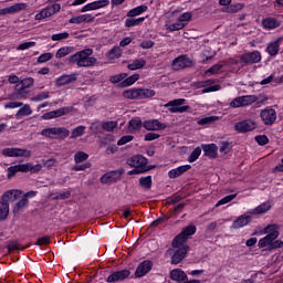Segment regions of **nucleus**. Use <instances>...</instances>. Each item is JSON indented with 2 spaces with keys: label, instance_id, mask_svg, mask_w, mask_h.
Instances as JSON below:
<instances>
[{
  "label": "nucleus",
  "instance_id": "obj_1",
  "mask_svg": "<svg viewBox=\"0 0 283 283\" xmlns=\"http://www.w3.org/2000/svg\"><path fill=\"white\" fill-rule=\"evenodd\" d=\"M94 51L85 49L70 56V63H76L77 67H93L96 65V57H93Z\"/></svg>",
  "mask_w": 283,
  "mask_h": 283
},
{
  "label": "nucleus",
  "instance_id": "obj_2",
  "mask_svg": "<svg viewBox=\"0 0 283 283\" xmlns=\"http://www.w3.org/2000/svg\"><path fill=\"white\" fill-rule=\"evenodd\" d=\"M123 96L129 101H143V98H154L156 91L151 88H129L123 92Z\"/></svg>",
  "mask_w": 283,
  "mask_h": 283
},
{
  "label": "nucleus",
  "instance_id": "obj_3",
  "mask_svg": "<svg viewBox=\"0 0 283 283\" xmlns=\"http://www.w3.org/2000/svg\"><path fill=\"white\" fill-rule=\"evenodd\" d=\"M32 85H34V80L32 77L23 78L15 84L14 92L11 95L12 98H28Z\"/></svg>",
  "mask_w": 283,
  "mask_h": 283
},
{
  "label": "nucleus",
  "instance_id": "obj_4",
  "mask_svg": "<svg viewBox=\"0 0 283 283\" xmlns=\"http://www.w3.org/2000/svg\"><path fill=\"white\" fill-rule=\"evenodd\" d=\"M186 101L187 99L185 98L172 99L166 103L164 107H167L170 114H185V112H188L191 109V106L185 105Z\"/></svg>",
  "mask_w": 283,
  "mask_h": 283
},
{
  "label": "nucleus",
  "instance_id": "obj_5",
  "mask_svg": "<svg viewBox=\"0 0 283 283\" xmlns=\"http://www.w3.org/2000/svg\"><path fill=\"white\" fill-rule=\"evenodd\" d=\"M2 154L8 158H30L32 156V151L23 148H4Z\"/></svg>",
  "mask_w": 283,
  "mask_h": 283
},
{
  "label": "nucleus",
  "instance_id": "obj_6",
  "mask_svg": "<svg viewBox=\"0 0 283 283\" xmlns=\"http://www.w3.org/2000/svg\"><path fill=\"white\" fill-rule=\"evenodd\" d=\"M60 10H61V4L59 3H54L50 7H46L35 14V21H43V19L54 17V14H56V12H59Z\"/></svg>",
  "mask_w": 283,
  "mask_h": 283
},
{
  "label": "nucleus",
  "instance_id": "obj_7",
  "mask_svg": "<svg viewBox=\"0 0 283 283\" xmlns=\"http://www.w3.org/2000/svg\"><path fill=\"white\" fill-rule=\"evenodd\" d=\"M72 112V106H64L62 108L44 113L42 115L43 120H52V118H61V116H67Z\"/></svg>",
  "mask_w": 283,
  "mask_h": 283
},
{
  "label": "nucleus",
  "instance_id": "obj_8",
  "mask_svg": "<svg viewBox=\"0 0 283 283\" xmlns=\"http://www.w3.org/2000/svg\"><path fill=\"white\" fill-rule=\"evenodd\" d=\"M260 118L265 125H274L277 120V112L274 108H265L261 111Z\"/></svg>",
  "mask_w": 283,
  "mask_h": 283
},
{
  "label": "nucleus",
  "instance_id": "obj_9",
  "mask_svg": "<svg viewBox=\"0 0 283 283\" xmlns=\"http://www.w3.org/2000/svg\"><path fill=\"white\" fill-rule=\"evenodd\" d=\"M258 128V124L251 119H244L234 125L235 132L239 134H247V132H253V129Z\"/></svg>",
  "mask_w": 283,
  "mask_h": 283
},
{
  "label": "nucleus",
  "instance_id": "obj_10",
  "mask_svg": "<svg viewBox=\"0 0 283 283\" xmlns=\"http://www.w3.org/2000/svg\"><path fill=\"white\" fill-rule=\"evenodd\" d=\"M262 61V53L260 51L248 52L241 55V63L243 65H253V63H260Z\"/></svg>",
  "mask_w": 283,
  "mask_h": 283
},
{
  "label": "nucleus",
  "instance_id": "obj_11",
  "mask_svg": "<svg viewBox=\"0 0 283 283\" xmlns=\"http://www.w3.org/2000/svg\"><path fill=\"white\" fill-rule=\"evenodd\" d=\"M143 127L147 129V132H163V129H167V124L160 123L158 119H147L144 120Z\"/></svg>",
  "mask_w": 283,
  "mask_h": 283
},
{
  "label": "nucleus",
  "instance_id": "obj_12",
  "mask_svg": "<svg viewBox=\"0 0 283 283\" xmlns=\"http://www.w3.org/2000/svg\"><path fill=\"white\" fill-rule=\"evenodd\" d=\"M191 65H193V62L191 61V59L187 57V55H180L178 57H176L172 63V70H185V67H191Z\"/></svg>",
  "mask_w": 283,
  "mask_h": 283
},
{
  "label": "nucleus",
  "instance_id": "obj_13",
  "mask_svg": "<svg viewBox=\"0 0 283 283\" xmlns=\"http://www.w3.org/2000/svg\"><path fill=\"white\" fill-rule=\"evenodd\" d=\"M132 275L129 270H119L109 274L106 279V282L114 283V282H125Z\"/></svg>",
  "mask_w": 283,
  "mask_h": 283
},
{
  "label": "nucleus",
  "instance_id": "obj_14",
  "mask_svg": "<svg viewBox=\"0 0 283 283\" xmlns=\"http://www.w3.org/2000/svg\"><path fill=\"white\" fill-rule=\"evenodd\" d=\"M154 269V262L145 260L140 262L135 271V277H145Z\"/></svg>",
  "mask_w": 283,
  "mask_h": 283
},
{
  "label": "nucleus",
  "instance_id": "obj_15",
  "mask_svg": "<svg viewBox=\"0 0 283 283\" xmlns=\"http://www.w3.org/2000/svg\"><path fill=\"white\" fill-rule=\"evenodd\" d=\"M148 163H149V159H147L143 155H135L127 159V165H129V167H134L137 169H143L145 165H148Z\"/></svg>",
  "mask_w": 283,
  "mask_h": 283
},
{
  "label": "nucleus",
  "instance_id": "obj_16",
  "mask_svg": "<svg viewBox=\"0 0 283 283\" xmlns=\"http://www.w3.org/2000/svg\"><path fill=\"white\" fill-rule=\"evenodd\" d=\"M187 253H189V245L177 248L171 256V264H180L187 258Z\"/></svg>",
  "mask_w": 283,
  "mask_h": 283
},
{
  "label": "nucleus",
  "instance_id": "obj_17",
  "mask_svg": "<svg viewBox=\"0 0 283 283\" xmlns=\"http://www.w3.org/2000/svg\"><path fill=\"white\" fill-rule=\"evenodd\" d=\"M23 10H28V4L25 2H19L11 7H7L4 9H0V15L4 14H17L19 12H23Z\"/></svg>",
  "mask_w": 283,
  "mask_h": 283
},
{
  "label": "nucleus",
  "instance_id": "obj_18",
  "mask_svg": "<svg viewBox=\"0 0 283 283\" xmlns=\"http://www.w3.org/2000/svg\"><path fill=\"white\" fill-rule=\"evenodd\" d=\"M109 6V0H97L82 7L81 12H92L94 10H101V8H106Z\"/></svg>",
  "mask_w": 283,
  "mask_h": 283
},
{
  "label": "nucleus",
  "instance_id": "obj_19",
  "mask_svg": "<svg viewBox=\"0 0 283 283\" xmlns=\"http://www.w3.org/2000/svg\"><path fill=\"white\" fill-rule=\"evenodd\" d=\"M77 78H78V74H76V73L69 74V75L64 74L55 80V85L57 87H64V85H70L72 83H75V81H77Z\"/></svg>",
  "mask_w": 283,
  "mask_h": 283
},
{
  "label": "nucleus",
  "instance_id": "obj_20",
  "mask_svg": "<svg viewBox=\"0 0 283 283\" xmlns=\"http://www.w3.org/2000/svg\"><path fill=\"white\" fill-rule=\"evenodd\" d=\"M200 149H202L205 156L214 159L218 158V145L216 144H201Z\"/></svg>",
  "mask_w": 283,
  "mask_h": 283
},
{
  "label": "nucleus",
  "instance_id": "obj_21",
  "mask_svg": "<svg viewBox=\"0 0 283 283\" xmlns=\"http://www.w3.org/2000/svg\"><path fill=\"white\" fill-rule=\"evenodd\" d=\"M191 169V165H182L177 168H172L168 171V178L170 179H176L180 178L184 174H187Z\"/></svg>",
  "mask_w": 283,
  "mask_h": 283
},
{
  "label": "nucleus",
  "instance_id": "obj_22",
  "mask_svg": "<svg viewBox=\"0 0 283 283\" xmlns=\"http://www.w3.org/2000/svg\"><path fill=\"white\" fill-rule=\"evenodd\" d=\"M283 42V36L277 38L275 41L270 42L266 46V52L270 56H277L280 54V43Z\"/></svg>",
  "mask_w": 283,
  "mask_h": 283
},
{
  "label": "nucleus",
  "instance_id": "obj_23",
  "mask_svg": "<svg viewBox=\"0 0 283 283\" xmlns=\"http://www.w3.org/2000/svg\"><path fill=\"white\" fill-rule=\"evenodd\" d=\"M253 217L241 214L237 220L232 222V229H242L248 224H251Z\"/></svg>",
  "mask_w": 283,
  "mask_h": 283
},
{
  "label": "nucleus",
  "instance_id": "obj_24",
  "mask_svg": "<svg viewBox=\"0 0 283 283\" xmlns=\"http://www.w3.org/2000/svg\"><path fill=\"white\" fill-rule=\"evenodd\" d=\"M272 207L273 206L271 205V201H265L256 208L249 210V213H251L252 216H262L264 213H268V211H271Z\"/></svg>",
  "mask_w": 283,
  "mask_h": 283
},
{
  "label": "nucleus",
  "instance_id": "obj_25",
  "mask_svg": "<svg viewBox=\"0 0 283 283\" xmlns=\"http://www.w3.org/2000/svg\"><path fill=\"white\" fill-rule=\"evenodd\" d=\"M70 136V129L65 127H53L52 140H65Z\"/></svg>",
  "mask_w": 283,
  "mask_h": 283
},
{
  "label": "nucleus",
  "instance_id": "obj_26",
  "mask_svg": "<svg viewBox=\"0 0 283 283\" xmlns=\"http://www.w3.org/2000/svg\"><path fill=\"white\" fill-rule=\"evenodd\" d=\"M118 178H120V172L113 170V171L106 172L101 178V182L103 185H111V182H116V180H118Z\"/></svg>",
  "mask_w": 283,
  "mask_h": 283
},
{
  "label": "nucleus",
  "instance_id": "obj_27",
  "mask_svg": "<svg viewBox=\"0 0 283 283\" xmlns=\"http://www.w3.org/2000/svg\"><path fill=\"white\" fill-rule=\"evenodd\" d=\"M19 196H21L20 190L6 191L1 198L2 203L10 205V201L13 202V200H17L19 198Z\"/></svg>",
  "mask_w": 283,
  "mask_h": 283
},
{
  "label": "nucleus",
  "instance_id": "obj_28",
  "mask_svg": "<svg viewBox=\"0 0 283 283\" xmlns=\"http://www.w3.org/2000/svg\"><path fill=\"white\" fill-rule=\"evenodd\" d=\"M31 244L28 243L24 247H21L19 244V241L17 240H10L7 242V249H8V253H14V251H25V249H30Z\"/></svg>",
  "mask_w": 283,
  "mask_h": 283
},
{
  "label": "nucleus",
  "instance_id": "obj_29",
  "mask_svg": "<svg viewBox=\"0 0 283 283\" xmlns=\"http://www.w3.org/2000/svg\"><path fill=\"white\" fill-rule=\"evenodd\" d=\"M170 280L174 282H185L188 280L187 273L180 269H175L170 271Z\"/></svg>",
  "mask_w": 283,
  "mask_h": 283
},
{
  "label": "nucleus",
  "instance_id": "obj_30",
  "mask_svg": "<svg viewBox=\"0 0 283 283\" xmlns=\"http://www.w3.org/2000/svg\"><path fill=\"white\" fill-rule=\"evenodd\" d=\"M262 25L264 30H275L282 25V22L275 18H265L262 20Z\"/></svg>",
  "mask_w": 283,
  "mask_h": 283
},
{
  "label": "nucleus",
  "instance_id": "obj_31",
  "mask_svg": "<svg viewBox=\"0 0 283 283\" xmlns=\"http://www.w3.org/2000/svg\"><path fill=\"white\" fill-rule=\"evenodd\" d=\"M275 240H277V238L274 237V234H268L259 240L258 247L259 249H264L265 247H269V249H271V244H273Z\"/></svg>",
  "mask_w": 283,
  "mask_h": 283
},
{
  "label": "nucleus",
  "instance_id": "obj_32",
  "mask_svg": "<svg viewBox=\"0 0 283 283\" xmlns=\"http://www.w3.org/2000/svg\"><path fill=\"white\" fill-rule=\"evenodd\" d=\"M189 239L184 237L182 233L180 232L179 234H177L171 242V248L172 249H181V247H185V244H187V241Z\"/></svg>",
  "mask_w": 283,
  "mask_h": 283
},
{
  "label": "nucleus",
  "instance_id": "obj_33",
  "mask_svg": "<svg viewBox=\"0 0 283 283\" xmlns=\"http://www.w3.org/2000/svg\"><path fill=\"white\" fill-rule=\"evenodd\" d=\"M94 19V15L92 13H86V14H82V15H77L75 18H72L70 20L71 23H90L92 22V20Z\"/></svg>",
  "mask_w": 283,
  "mask_h": 283
},
{
  "label": "nucleus",
  "instance_id": "obj_34",
  "mask_svg": "<svg viewBox=\"0 0 283 283\" xmlns=\"http://www.w3.org/2000/svg\"><path fill=\"white\" fill-rule=\"evenodd\" d=\"M138 78H140V74L136 73L133 74L130 76H126V78H124L123 82H120L118 84L119 87H132V85H134V83H136V81H138Z\"/></svg>",
  "mask_w": 283,
  "mask_h": 283
},
{
  "label": "nucleus",
  "instance_id": "obj_35",
  "mask_svg": "<svg viewBox=\"0 0 283 283\" xmlns=\"http://www.w3.org/2000/svg\"><path fill=\"white\" fill-rule=\"evenodd\" d=\"M154 185V181L151 179V176L140 177L139 178V187L142 189H145L146 191H149Z\"/></svg>",
  "mask_w": 283,
  "mask_h": 283
},
{
  "label": "nucleus",
  "instance_id": "obj_36",
  "mask_svg": "<svg viewBox=\"0 0 283 283\" xmlns=\"http://www.w3.org/2000/svg\"><path fill=\"white\" fill-rule=\"evenodd\" d=\"M264 233L266 235H274V238H280V226L269 224L264 228Z\"/></svg>",
  "mask_w": 283,
  "mask_h": 283
},
{
  "label": "nucleus",
  "instance_id": "obj_37",
  "mask_svg": "<svg viewBox=\"0 0 283 283\" xmlns=\"http://www.w3.org/2000/svg\"><path fill=\"white\" fill-rule=\"evenodd\" d=\"M244 9L243 3L230 4L226 7L222 12H227L228 14H235Z\"/></svg>",
  "mask_w": 283,
  "mask_h": 283
},
{
  "label": "nucleus",
  "instance_id": "obj_38",
  "mask_svg": "<svg viewBox=\"0 0 283 283\" xmlns=\"http://www.w3.org/2000/svg\"><path fill=\"white\" fill-rule=\"evenodd\" d=\"M147 65V61L145 59H137L134 60L133 63L128 64V70L135 71V70H143Z\"/></svg>",
  "mask_w": 283,
  "mask_h": 283
},
{
  "label": "nucleus",
  "instance_id": "obj_39",
  "mask_svg": "<svg viewBox=\"0 0 283 283\" xmlns=\"http://www.w3.org/2000/svg\"><path fill=\"white\" fill-rule=\"evenodd\" d=\"M143 12H147V6H145V4L138 6L132 10H129L127 12V17H129V18L139 17V14H143Z\"/></svg>",
  "mask_w": 283,
  "mask_h": 283
},
{
  "label": "nucleus",
  "instance_id": "obj_40",
  "mask_svg": "<svg viewBox=\"0 0 283 283\" xmlns=\"http://www.w3.org/2000/svg\"><path fill=\"white\" fill-rule=\"evenodd\" d=\"M143 120L140 117H134L128 122L129 129H133L134 132H138L143 127Z\"/></svg>",
  "mask_w": 283,
  "mask_h": 283
},
{
  "label": "nucleus",
  "instance_id": "obj_41",
  "mask_svg": "<svg viewBox=\"0 0 283 283\" xmlns=\"http://www.w3.org/2000/svg\"><path fill=\"white\" fill-rule=\"evenodd\" d=\"M196 231H198V228L196 227V224H189L182 229L181 235H184L185 238H187L189 240V238H191V235H196Z\"/></svg>",
  "mask_w": 283,
  "mask_h": 283
},
{
  "label": "nucleus",
  "instance_id": "obj_42",
  "mask_svg": "<svg viewBox=\"0 0 283 283\" xmlns=\"http://www.w3.org/2000/svg\"><path fill=\"white\" fill-rule=\"evenodd\" d=\"M28 205H30V201L22 197V199L14 205L13 213H20V211H23Z\"/></svg>",
  "mask_w": 283,
  "mask_h": 283
},
{
  "label": "nucleus",
  "instance_id": "obj_43",
  "mask_svg": "<svg viewBox=\"0 0 283 283\" xmlns=\"http://www.w3.org/2000/svg\"><path fill=\"white\" fill-rule=\"evenodd\" d=\"M21 116H32V108L30 107V104H25L20 109H18L15 117L21 118Z\"/></svg>",
  "mask_w": 283,
  "mask_h": 283
},
{
  "label": "nucleus",
  "instance_id": "obj_44",
  "mask_svg": "<svg viewBox=\"0 0 283 283\" xmlns=\"http://www.w3.org/2000/svg\"><path fill=\"white\" fill-rule=\"evenodd\" d=\"M71 197H72L71 190H66V191L60 190L53 193V200H67Z\"/></svg>",
  "mask_w": 283,
  "mask_h": 283
},
{
  "label": "nucleus",
  "instance_id": "obj_45",
  "mask_svg": "<svg viewBox=\"0 0 283 283\" xmlns=\"http://www.w3.org/2000/svg\"><path fill=\"white\" fill-rule=\"evenodd\" d=\"M144 22H145V17L136 18V19L130 18V19H126L125 25L126 28H134L136 25H140Z\"/></svg>",
  "mask_w": 283,
  "mask_h": 283
},
{
  "label": "nucleus",
  "instance_id": "obj_46",
  "mask_svg": "<svg viewBox=\"0 0 283 283\" xmlns=\"http://www.w3.org/2000/svg\"><path fill=\"white\" fill-rule=\"evenodd\" d=\"M122 51H120V46H114L108 53H107V57L109 59V61H115V59H120L122 56Z\"/></svg>",
  "mask_w": 283,
  "mask_h": 283
},
{
  "label": "nucleus",
  "instance_id": "obj_47",
  "mask_svg": "<svg viewBox=\"0 0 283 283\" xmlns=\"http://www.w3.org/2000/svg\"><path fill=\"white\" fill-rule=\"evenodd\" d=\"M10 214V203L0 202V220H6Z\"/></svg>",
  "mask_w": 283,
  "mask_h": 283
},
{
  "label": "nucleus",
  "instance_id": "obj_48",
  "mask_svg": "<svg viewBox=\"0 0 283 283\" xmlns=\"http://www.w3.org/2000/svg\"><path fill=\"white\" fill-rule=\"evenodd\" d=\"M115 127H118V122L107 120L102 123V129H104V132H114Z\"/></svg>",
  "mask_w": 283,
  "mask_h": 283
},
{
  "label": "nucleus",
  "instance_id": "obj_49",
  "mask_svg": "<svg viewBox=\"0 0 283 283\" xmlns=\"http://www.w3.org/2000/svg\"><path fill=\"white\" fill-rule=\"evenodd\" d=\"M256 101H258V97L253 95L241 96V104L243 107L253 105V103H255Z\"/></svg>",
  "mask_w": 283,
  "mask_h": 283
},
{
  "label": "nucleus",
  "instance_id": "obj_50",
  "mask_svg": "<svg viewBox=\"0 0 283 283\" xmlns=\"http://www.w3.org/2000/svg\"><path fill=\"white\" fill-rule=\"evenodd\" d=\"M202 154V148L196 147L192 153L188 157V163H196L200 158V155Z\"/></svg>",
  "mask_w": 283,
  "mask_h": 283
},
{
  "label": "nucleus",
  "instance_id": "obj_51",
  "mask_svg": "<svg viewBox=\"0 0 283 283\" xmlns=\"http://www.w3.org/2000/svg\"><path fill=\"white\" fill-rule=\"evenodd\" d=\"M46 98H50V92H41L31 97V101L33 103H40L41 101H46Z\"/></svg>",
  "mask_w": 283,
  "mask_h": 283
},
{
  "label": "nucleus",
  "instance_id": "obj_52",
  "mask_svg": "<svg viewBox=\"0 0 283 283\" xmlns=\"http://www.w3.org/2000/svg\"><path fill=\"white\" fill-rule=\"evenodd\" d=\"M85 129L86 127L83 125L75 127L71 133V138L74 139L83 136V134H85Z\"/></svg>",
  "mask_w": 283,
  "mask_h": 283
},
{
  "label": "nucleus",
  "instance_id": "obj_53",
  "mask_svg": "<svg viewBox=\"0 0 283 283\" xmlns=\"http://www.w3.org/2000/svg\"><path fill=\"white\" fill-rule=\"evenodd\" d=\"M237 197H238L237 193L226 196L216 203V207H222V205H229V202H231V200H235Z\"/></svg>",
  "mask_w": 283,
  "mask_h": 283
},
{
  "label": "nucleus",
  "instance_id": "obj_54",
  "mask_svg": "<svg viewBox=\"0 0 283 283\" xmlns=\"http://www.w3.org/2000/svg\"><path fill=\"white\" fill-rule=\"evenodd\" d=\"M90 158V155H87L84 151H77L74 155V161L78 165L80 163H85Z\"/></svg>",
  "mask_w": 283,
  "mask_h": 283
},
{
  "label": "nucleus",
  "instance_id": "obj_55",
  "mask_svg": "<svg viewBox=\"0 0 283 283\" xmlns=\"http://www.w3.org/2000/svg\"><path fill=\"white\" fill-rule=\"evenodd\" d=\"M186 23H182L180 21L171 23V24H167L166 28L167 30H169V32H176L178 30H182V28H185Z\"/></svg>",
  "mask_w": 283,
  "mask_h": 283
},
{
  "label": "nucleus",
  "instance_id": "obj_56",
  "mask_svg": "<svg viewBox=\"0 0 283 283\" xmlns=\"http://www.w3.org/2000/svg\"><path fill=\"white\" fill-rule=\"evenodd\" d=\"M216 120H218V116H208L199 119L198 125H201V126L211 125V123H216Z\"/></svg>",
  "mask_w": 283,
  "mask_h": 283
},
{
  "label": "nucleus",
  "instance_id": "obj_57",
  "mask_svg": "<svg viewBox=\"0 0 283 283\" xmlns=\"http://www.w3.org/2000/svg\"><path fill=\"white\" fill-rule=\"evenodd\" d=\"M126 78H127V73H120V74L111 76L109 81L111 83L116 84V83H123Z\"/></svg>",
  "mask_w": 283,
  "mask_h": 283
},
{
  "label": "nucleus",
  "instance_id": "obj_58",
  "mask_svg": "<svg viewBox=\"0 0 283 283\" xmlns=\"http://www.w3.org/2000/svg\"><path fill=\"white\" fill-rule=\"evenodd\" d=\"M49 244H52V241L50 240V235L41 237L36 240L35 245L36 247H48Z\"/></svg>",
  "mask_w": 283,
  "mask_h": 283
},
{
  "label": "nucleus",
  "instance_id": "obj_59",
  "mask_svg": "<svg viewBox=\"0 0 283 283\" xmlns=\"http://www.w3.org/2000/svg\"><path fill=\"white\" fill-rule=\"evenodd\" d=\"M258 145L264 147V145H269V137L266 135H258L254 137Z\"/></svg>",
  "mask_w": 283,
  "mask_h": 283
},
{
  "label": "nucleus",
  "instance_id": "obj_60",
  "mask_svg": "<svg viewBox=\"0 0 283 283\" xmlns=\"http://www.w3.org/2000/svg\"><path fill=\"white\" fill-rule=\"evenodd\" d=\"M71 50L67 46H63L61 49L57 50L55 57L56 59H63L64 56H67V54H70Z\"/></svg>",
  "mask_w": 283,
  "mask_h": 283
},
{
  "label": "nucleus",
  "instance_id": "obj_61",
  "mask_svg": "<svg viewBox=\"0 0 283 283\" xmlns=\"http://www.w3.org/2000/svg\"><path fill=\"white\" fill-rule=\"evenodd\" d=\"M132 140H134L133 135H124L123 137H120V139H118L117 145L118 147H120L123 145H127V143H132Z\"/></svg>",
  "mask_w": 283,
  "mask_h": 283
},
{
  "label": "nucleus",
  "instance_id": "obj_62",
  "mask_svg": "<svg viewBox=\"0 0 283 283\" xmlns=\"http://www.w3.org/2000/svg\"><path fill=\"white\" fill-rule=\"evenodd\" d=\"M193 14L191 12H185L181 15H179L178 21L179 23H188V21H191Z\"/></svg>",
  "mask_w": 283,
  "mask_h": 283
},
{
  "label": "nucleus",
  "instance_id": "obj_63",
  "mask_svg": "<svg viewBox=\"0 0 283 283\" xmlns=\"http://www.w3.org/2000/svg\"><path fill=\"white\" fill-rule=\"evenodd\" d=\"M222 64H214L212 65L208 71H206V74L211 75V74H218L220 70H222Z\"/></svg>",
  "mask_w": 283,
  "mask_h": 283
},
{
  "label": "nucleus",
  "instance_id": "obj_64",
  "mask_svg": "<svg viewBox=\"0 0 283 283\" xmlns=\"http://www.w3.org/2000/svg\"><path fill=\"white\" fill-rule=\"evenodd\" d=\"M36 45V42H24L17 46V50L23 51V50H30V48H34Z\"/></svg>",
  "mask_w": 283,
  "mask_h": 283
}]
</instances>
